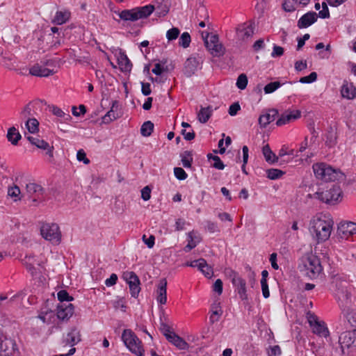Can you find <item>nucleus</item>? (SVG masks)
Here are the masks:
<instances>
[{
    "instance_id": "16",
    "label": "nucleus",
    "mask_w": 356,
    "mask_h": 356,
    "mask_svg": "<svg viewBox=\"0 0 356 356\" xmlns=\"http://www.w3.org/2000/svg\"><path fill=\"white\" fill-rule=\"evenodd\" d=\"M123 278L129 284L131 296L134 298L137 297L140 291L138 276L133 272H126L123 275Z\"/></svg>"
},
{
    "instance_id": "24",
    "label": "nucleus",
    "mask_w": 356,
    "mask_h": 356,
    "mask_svg": "<svg viewBox=\"0 0 356 356\" xmlns=\"http://www.w3.org/2000/svg\"><path fill=\"white\" fill-rule=\"evenodd\" d=\"M342 314L351 326H356V310L350 307L348 302L340 304Z\"/></svg>"
},
{
    "instance_id": "40",
    "label": "nucleus",
    "mask_w": 356,
    "mask_h": 356,
    "mask_svg": "<svg viewBox=\"0 0 356 356\" xmlns=\"http://www.w3.org/2000/svg\"><path fill=\"white\" fill-rule=\"evenodd\" d=\"M8 195L10 197L14 202H17L22 199V195L21 193L20 188L14 185L10 186L8 189Z\"/></svg>"
},
{
    "instance_id": "26",
    "label": "nucleus",
    "mask_w": 356,
    "mask_h": 356,
    "mask_svg": "<svg viewBox=\"0 0 356 356\" xmlns=\"http://www.w3.org/2000/svg\"><path fill=\"white\" fill-rule=\"evenodd\" d=\"M186 240L187 245L184 248V251L189 252L200 243L202 238L197 232L192 231L187 234Z\"/></svg>"
},
{
    "instance_id": "39",
    "label": "nucleus",
    "mask_w": 356,
    "mask_h": 356,
    "mask_svg": "<svg viewBox=\"0 0 356 356\" xmlns=\"http://www.w3.org/2000/svg\"><path fill=\"white\" fill-rule=\"evenodd\" d=\"M70 14L67 11H57L54 18V22L61 25L65 24L70 18Z\"/></svg>"
},
{
    "instance_id": "62",
    "label": "nucleus",
    "mask_w": 356,
    "mask_h": 356,
    "mask_svg": "<svg viewBox=\"0 0 356 356\" xmlns=\"http://www.w3.org/2000/svg\"><path fill=\"white\" fill-rule=\"evenodd\" d=\"M142 239L149 248H152L154 247L155 243V237L153 235H151L149 238H147L145 235H143Z\"/></svg>"
},
{
    "instance_id": "30",
    "label": "nucleus",
    "mask_w": 356,
    "mask_h": 356,
    "mask_svg": "<svg viewBox=\"0 0 356 356\" xmlns=\"http://www.w3.org/2000/svg\"><path fill=\"white\" fill-rule=\"evenodd\" d=\"M81 340V331L76 327H72L67 334L66 342L71 346H74Z\"/></svg>"
},
{
    "instance_id": "45",
    "label": "nucleus",
    "mask_w": 356,
    "mask_h": 356,
    "mask_svg": "<svg viewBox=\"0 0 356 356\" xmlns=\"http://www.w3.org/2000/svg\"><path fill=\"white\" fill-rule=\"evenodd\" d=\"M181 163L184 168H189L191 167L193 162V156L190 152L186 151L181 154Z\"/></svg>"
},
{
    "instance_id": "3",
    "label": "nucleus",
    "mask_w": 356,
    "mask_h": 356,
    "mask_svg": "<svg viewBox=\"0 0 356 356\" xmlns=\"http://www.w3.org/2000/svg\"><path fill=\"white\" fill-rule=\"evenodd\" d=\"M316 179L324 181H335L343 180L344 174L337 168L325 163H315L312 166Z\"/></svg>"
},
{
    "instance_id": "15",
    "label": "nucleus",
    "mask_w": 356,
    "mask_h": 356,
    "mask_svg": "<svg viewBox=\"0 0 356 356\" xmlns=\"http://www.w3.org/2000/svg\"><path fill=\"white\" fill-rule=\"evenodd\" d=\"M19 350L14 341L5 338L0 342V356H19Z\"/></svg>"
},
{
    "instance_id": "58",
    "label": "nucleus",
    "mask_w": 356,
    "mask_h": 356,
    "mask_svg": "<svg viewBox=\"0 0 356 356\" xmlns=\"http://www.w3.org/2000/svg\"><path fill=\"white\" fill-rule=\"evenodd\" d=\"M318 16L322 19H326L330 17V12L327 4L323 2L322 3V10L319 11Z\"/></svg>"
},
{
    "instance_id": "28",
    "label": "nucleus",
    "mask_w": 356,
    "mask_h": 356,
    "mask_svg": "<svg viewBox=\"0 0 356 356\" xmlns=\"http://www.w3.org/2000/svg\"><path fill=\"white\" fill-rule=\"evenodd\" d=\"M278 111L276 109H270L261 114L259 118V123L260 126L266 127L271 122L275 120Z\"/></svg>"
},
{
    "instance_id": "12",
    "label": "nucleus",
    "mask_w": 356,
    "mask_h": 356,
    "mask_svg": "<svg viewBox=\"0 0 356 356\" xmlns=\"http://www.w3.org/2000/svg\"><path fill=\"white\" fill-rule=\"evenodd\" d=\"M229 277L231 279L232 284L236 288L239 298L242 300H248V294L246 289V282L238 274L232 270H229L227 272Z\"/></svg>"
},
{
    "instance_id": "34",
    "label": "nucleus",
    "mask_w": 356,
    "mask_h": 356,
    "mask_svg": "<svg viewBox=\"0 0 356 356\" xmlns=\"http://www.w3.org/2000/svg\"><path fill=\"white\" fill-rule=\"evenodd\" d=\"M26 190L31 197L35 195L38 198H39L40 195H42L43 193V188L42 186L33 182L27 184L26 186Z\"/></svg>"
},
{
    "instance_id": "22",
    "label": "nucleus",
    "mask_w": 356,
    "mask_h": 356,
    "mask_svg": "<svg viewBox=\"0 0 356 356\" xmlns=\"http://www.w3.org/2000/svg\"><path fill=\"white\" fill-rule=\"evenodd\" d=\"M114 54L120 70L122 72L131 71L132 65L124 52L118 49L115 50Z\"/></svg>"
},
{
    "instance_id": "8",
    "label": "nucleus",
    "mask_w": 356,
    "mask_h": 356,
    "mask_svg": "<svg viewBox=\"0 0 356 356\" xmlns=\"http://www.w3.org/2000/svg\"><path fill=\"white\" fill-rule=\"evenodd\" d=\"M40 234L43 238L53 244L58 245L61 241V232L56 223H44L40 227Z\"/></svg>"
},
{
    "instance_id": "37",
    "label": "nucleus",
    "mask_w": 356,
    "mask_h": 356,
    "mask_svg": "<svg viewBox=\"0 0 356 356\" xmlns=\"http://www.w3.org/2000/svg\"><path fill=\"white\" fill-rule=\"evenodd\" d=\"M212 108L209 106L202 107L197 113V119L201 123L207 122L212 114Z\"/></svg>"
},
{
    "instance_id": "21",
    "label": "nucleus",
    "mask_w": 356,
    "mask_h": 356,
    "mask_svg": "<svg viewBox=\"0 0 356 356\" xmlns=\"http://www.w3.org/2000/svg\"><path fill=\"white\" fill-rule=\"evenodd\" d=\"M301 113L299 110H287L281 115L276 124L277 126L289 124L298 119Z\"/></svg>"
},
{
    "instance_id": "54",
    "label": "nucleus",
    "mask_w": 356,
    "mask_h": 356,
    "mask_svg": "<svg viewBox=\"0 0 356 356\" xmlns=\"http://www.w3.org/2000/svg\"><path fill=\"white\" fill-rule=\"evenodd\" d=\"M236 84L238 88L240 90H244L248 84V78L246 75L244 74L239 75Z\"/></svg>"
},
{
    "instance_id": "55",
    "label": "nucleus",
    "mask_w": 356,
    "mask_h": 356,
    "mask_svg": "<svg viewBox=\"0 0 356 356\" xmlns=\"http://www.w3.org/2000/svg\"><path fill=\"white\" fill-rule=\"evenodd\" d=\"M174 174L175 177L179 180H184L188 177L184 170L179 167L174 168Z\"/></svg>"
},
{
    "instance_id": "42",
    "label": "nucleus",
    "mask_w": 356,
    "mask_h": 356,
    "mask_svg": "<svg viewBox=\"0 0 356 356\" xmlns=\"http://www.w3.org/2000/svg\"><path fill=\"white\" fill-rule=\"evenodd\" d=\"M263 154L266 161L270 163H273L277 160L276 155L271 151L268 145L264 146L262 149Z\"/></svg>"
},
{
    "instance_id": "9",
    "label": "nucleus",
    "mask_w": 356,
    "mask_h": 356,
    "mask_svg": "<svg viewBox=\"0 0 356 356\" xmlns=\"http://www.w3.org/2000/svg\"><path fill=\"white\" fill-rule=\"evenodd\" d=\"M339 341L343 351L356 354V330L341 333Z\"/></svg>"
},
{
    "instance_id": "49",
    "label": "nucleus",
    "mask_w": 356,
    "mask_h": 356,
    "mask_svg": "<svg viewBox=\"0 0 356 356\" xmlns=\"http://www.w3.org/2000/svg\"><path fill=\"white\" fill-rule=\"evenodd\" d=\"M282 86L279 81H274L267 84L264 88L265 94H270L277 90Z\"/></svg>"
},
{
    "instance_id": "64",
    "label": "nucleus",
    "mask_w": 356,
    "mask_h": 356,
    "mask_svg": "<svg viewBox=\"0 0 356 356\" xmlns=\"http://www.w3.org/2000/svg\"><path fill=\"white\" fill-rule=\"evenodd\" d=\"M213 291L216 292L218 295L222 293V282L221 280L218 279L216 280L213 285Z\"/></svg>"
},
{
    "instance_id": "63",
    "label": "nucleus",
    "mask_w": 356,
    "mask_h": 356,
    "mask_svg": "<svg viewBox=\"0 0 356 356\" xmlns=\"http://www.w3.org/2000/svg\"><path fill=\"white\" fill-rule=\"evenodd\" d=\"M76 158L78 161H83L85 164L90 163V160L86 157V154L83 149H79L77 152Z\"/></svg>"
},
{
    "instance_id": "61",
    "label": "nucleus",
    "mask_w": 356,
    "mask_h": 356,
    "mask_svg": "<svg viewBox=\"0 0 356 356\" xmlns=\"http://www.w3.org/2000/svg\"><path fill=\"white\" fill-rule=\"evenodd\" d=\"M240 110V104L238 102H236L230 105L228 113L231 116H235Z\"/></svg>"
},
{
    "instance_id": "59",
    "label": "nucleus",
    "mask_w": 356,
    "mask_h": 356,
    "mask_svg": "<svg viewBox=\"0 0 356 356\" xmlns=\"http://www.w3.org/2000/svg\"><path fill=\"white\" fill-rule=\"evenodd\" d=\"M151 188L149 186H145L141 190V197L144 201H147L151 197Z\"/></svg>"
},
{
    "instance_id": "31",
    "label": "nucleus",
    "mask_w": 356,
    "mask_h": 356,
    "mask_svg": "<svg viewBox=\"0 0 356 356\" xmlns=\"http://www.w3.org/2000/svg\"><path fill=\"white\" fill-rule=\"evenodd\" d=\"M118 108V102L113 101L111 109L102 117V122L104 124H109L112 121L116 120L119 115L117 113Z\"/></svg>"
},
{
    "instance_id": "11",
    "label": "nucleus",
    "mask_w": 356,
    "mask_h": 356,
    "mask_svg": "<svg viewBox=\"0 0 356 356\" xmlns=\"http://www.w3.org/2000/svg\"><path fill=\"white\" fill-rule=\"evenodd\" d=\"M42 256L26 255L24 257V263L28 270L33 276L37 277L43 270L44 259Z\"/></svg>"
},
{
    "instance_id": "48",
    "label": "nucleus",
    "mask_w": 356,
    "mask_h": 356,
    "mask_svg": "<svg viewBox=\"0 0 356 356\" xmlns=\"http://www.w3.org/2000/svg\"><path fill=\"white\" fill-rule=\"evenodd\" d=\"M208 159H212L214 162L212 166L218 170H223L225 168V165L222 161L220 160V157L218 156H214L212 154H208Z\"/></svg>"
},
{
    "instance_id": "14",
    "label": "nucleus",
    "mask_w": 356,
    "mask_h": 356,
    "mask_svg": "<svg viewBox=\"0 0 356 356\" xmlns=\"http://www.w3.org/2000/svg\"><path fill=\"white\" fill-rule=\"evenodd\" d=\"M333 284L336 287V295L339 299V304H342L343 302L348 301L350 296L348 283L346 280L335 279Z\"/></svg>"
},
{
    "instance_id": "18",
    "label": "nucleus",
    "mask_w": 356,
    "mask_h": 356,
    "mask_svg": "<svg viewBox=\"0 0 356 356\" xmlns=\"http://www.w3.org/2000/svg\"><path fill=\"white\" fill-rule=\"evenodd\" d=\"M156 300L159 305H165L167 302V281L165 279L159 280L154 292Z\"/></svg>"
},
{
    "instance_id": "38",
    "label": "nucleus",
    "mask_w": 356,
    "mask_h": 356,
    "mask_svg": "<svg viewBox=\"0 0 356 356\" xmlns=\"http://www.w3.org/2000/svg\"><path fill=\"white\" fill-rule=\"evenodd\" d=\"M200 267L197 268L206 277L211 278L213 275V270L205 259L200 261Z\"/></svg>"
},
{
    "instance_id": "47",
    "label": "nucleus",
    "mask_w": 356,
    "mask_h": 356,
    "mask_svg": "<svg viewBox=\"0 0 356 356\" xmlns=\"http://www.w3.org/2000/svg\"><path fill=\"white\" fill-rule=\"evenodd\" d=\"M298 1L296 0H284L282 7L286 12H293L296 9Z\"/></svg>"
},
{
    "instance_id": "10",
    "label": "nucleus",
    "mask_w": 356,
    "mask_h": 356,
    "mask_svg": "<svg viewBox=\"0 0 356 356\" xmlns=\"http://www.w3.org/2000/svg\"><path fill=\"white\" fill-rule=\"evenodd\" d=\"M161 331L166 339L173 346L179 350H186L188 348V344L181 337L177 335L169 326L163 325Z\"/></svg>"
},
{
    "instance_id": "7",
    "label": "nucleus",
    "mask_w": 356,
    "mask_h": 356,
    "mask_svg": "<svg viewBox=\"0 0 356 356\" xmlns=\"http://www.w3.org/2000/svg\"><path fill=\"white\" fill-rule=\"evenodd\" d=\"M122 340L126 347L138 356L144 355V348L140 340L131 330H124L122 334Z\"/></svg>"
},
{
    "instance_id": "23",
    "label": "nucleus",
    "mask_w": 356,
    "mask_h": 356,
    "mask_svg": "<svg viewBox=\"0 0 356 356\" xmlns=\"http://www.w3.org/2000/svg\"><path fill=\"white\" fill-rule=\"evenodd\" d=\"M27 140L33 145L37 147L39 149L46 150V154L49 155V157H53V146H51L47 141L43 139L33 137V136H26Z\"/></svg>"
},
{
    "instance_id": "60",
    "label": "nucleus",
    "mask_w": 356,
    "mask_h": 356,
    "mask_svg": "<svg viewBox=\"0 0 356 356\" xmlns=\"http://www.w3.org/2000/svg\"><path fill=\"white\" fill-rule=\"evenodd\" d=\"M284 54V49L276 44H273V51L271 53V56L273 58L280 57L282 56Z\"/></svg>"
},
{
    "instance_id": "35",
    "label": "nucleus",
    "mask_w": 356,
    "mask_h": 356,
    "mask_svg": "<svg viewBox=\"0 0 356 356\" xmlns=\"http://www.w3.org/2000/svg\"><path fill=\"white\" fill-rule=\"evenodd\" d=\"M6 137L8 140L13 145H17L19 140L22 138L20 133L15 127L8 129Z\"/></svg>"
},
{
    "instance_id": "53",
    "label": "nucleus",
    "mask_w": 356,
    "mask_h": 356,
    "mask_svg": "<svg viewBox=\"0 0 356 356\" xmlns=\"http://www.w3.org/2000/svg\"><path fill=\"white\" fill-rule=\"evenodd\" d=\"M58 299L60 302H70L73 300L65 290H61L57 293Z\"/></svg>"
},
{
    "instance_id": "1",
    "label": "nucleus",
    "mask_w": 356,
    "mask_h": 356,
    "mask_svg": "<svg viewBox=\"0 0 356 356\" xmlns=\"http://www.w3.org/2000/svg\"><path fill=\"white\" fill-rule=\"evenodd\" d=\"M334 220L331 216L326 213L319 212L311 217L307 229L312 239L321 243L327 241L332 234Z\"/></svg>"
},
{
    "instance_id": "27",
    "label": "nucleus",
    "mask_w": 356,
    "mask_h": 356,
    "mask_svg": "<svg viewBox=\"0 0 356 356\" xmlns=\"http://www.w3.org/2000/svg\"><path fill=\"white\" fill-rule=\"evenodd\" d=\"M341 95L346 99H353L356 97V88L353 83L344 81L341 88Z\"/></svg>"
},
{
    "instance_id": "50",
    "label": "nucleus",
    "mask_w": 356,
    "mask_h": 356,
    "mask_svg": "<svg viewBox=\"0 0 356 356\" xmlns=\"http://www.w3.org/2000/svg\"><path fill=\"white\" fill-rule=\"evenodd\" d=\"M180 33V31L178 28L173 27L166 32V38L168 42L176 40L179 35Z\"/></svg>"
},
{
    "instance_id": "44",
    "label": "nucleus",
    "mask_w": 356,
    "mask_h": 356,
    "mask_svg": "<svg viewBox=\"0 0 356 356\" xmlns=\"http://www.w3.org/2000/svg\"><path fill=\"white\" fill-rule=\"evenodd\" d=\"M154 124L150 121H147L143 124L140 128V133L145 137L149 136L153 131Z\"/></svg>"
},
{
    "instance_id": "51",
    "label": "nucleus",
    "mask_w": 356,
    "mask_h": 356,
    "mask_svg": "<svg viewBox=\"0 0 356 356\" xmlns=\"http://www.w3.org/2000/svg\"><path fill=\"white\" fill-rule=\"evenodd\" d=\"M266 173L268 178H269L270 179H279L284 175V172L281 170L274 168L268 170L266 171Z\"/></svg>"
},
{
    "instance_id": "25",
    "label": "nucleus",
    "mask_w": 356,
    "mask_h": 356,
    "mask_svg": "<svg viewBox=\"0 0 356 356\" xmlns=\"http://www.w3.org/2000/svg\"><path fill=\"white\" fill-rule=\"evenodd\" d=\"M317 20V15L314 12H308L303 15L298 22L299 29L307 28Z\"/></svg>"
},
{
    "instance_id": "29",
    "label": "nucleus",
    "mask_w": 356,
    "mask_h": 356,
    "mask_svg": "<svg viewBox=\"0 0 356 356\" xmlns=\"http://www.w3.org/2000/svg\"><path fill=\"white\" fill-rule=\"evenodd\" d=\"M200 68L199 60L195 57H191L186 60L184 65L185 74L191 76Z\"/></svg>"
},
{
    "instance_id": "43",
    "label": "nucleus",
    "mask_w": 356,
    "mask_h": 356,
    "mask_svg": "<svg viewBox=\"0 0 356 356\" xmlns=\"http://www.w3.org/2000/svg\"><path fill=\"white\" fill-rule=\"evenodd\" d=\"M51 111L54 115L60 118L63 121H68L71 119V116L70 115V114L65 113L63 111H62L60 108L57 106H52L51 108Z\"/></svg>"
},
{
    "instance_id": "4",
    "label": "nucleus",
    "mask_w": 356,
    "mask_h": 356,
    "mask_svg": "<svg viewBox=\"0 0 356 356\" xmlns=\"http://www.w3.org/2000/svg\"><path fill=\"white\" fill-rule=\"evenodd\" d=\"M316 199L329 204H336L343 199V193L337 185H332L326 188H320L313 195Z\"/></svg>"
},
{
    "instance_id": "2",
    "label": "nucleus",
    "mask_w": 356,
    "mask_h": 356,
    "mask_svg": "<svg viewBox=\"0 0 356 356\" xmlns=\"http://www.w3.org/2000/svg\"><path fill=\"white\" fill-rule=\"evenodd\" d=\"M298 268L309 279L317 278L323 272L320 259L312 253L307 254L301 258Z\"/></svg>"
},
{
    "instance_id": "17",
    "label": "nucleus",
    "mask_w": 356,
    "mask_h": 356,
    "mask_svg": "<svg viewBox=\"0 0 356 356\" xmlns=\"http://www.w3.org/2000/svg\"><path fill=\"white\" fill-rule=\"evenodd\" d=\"M74 306L70 302H60L57 306L56 316L59 320L67 321L74 314Z\"/></svg>"
},
{
    "instance_id": "36",
    "label": "nucleus",
    "mask_w": 356,
    "mask_h": 356,
    "mask_svg": "<svg viewBox=\"0 0 356 356\" xmlns=\"http://www.w3.org/2000/svg\"><path fill=\"white\" fill-rule=\"evenodd\" d=\"M38 319H40L43 323L51 324L53 323L55 321V315L53 311L47 310L42 311L38 316Z\"/></svg>"
},
{
    "instance_id": "46",
    "label": "nucleus",
    "mask_w": 356,
    "mask_h": 356,
    "mask_svg": "<svg viewBox=\"0 0 356 356\" xmlns=\"http://www.w3.org/2000/svg\"><path fill=\"white\" fill-rule=\"evenodd\" d=\"M191 42V35L187 32H184L179 40V44L183 48H187L189 47Z\"/></svg>"
},
{
    "instance_id": "52",
    "label": "nucleus",
    "mask_w": 356,
    "mask_h": 356,
    "mask_svg": "<svg viewBox=\"0 0 356 356\" xmlns=\"http://www.w3.org/2000/svg\"><path fill=\"white\" fill-rule=\"evenodd\" d=\"M166 62H160L154 65V67L152 69V72L156 75H161L163 72L167 70L165 65Z\"/></svg>"
},
{
    "instance_id": "20",
    "label": "nucleus",
    "mask_w": 356,
    "mask_h": 356,
    "mask_svg": "<svg viewBox=\"0 0 356 356\" xmlns=\"http://www.w3.org/2000/svg\"><path fill=\"white\" fill-rule=\"evenodd\" d=\"M254 34V26L251 23H245L238 25L236 28V38L244 41L251 38Z\"/></svg>"
},
{
    "instance_id": "41",
    "label": "nucleus",
    "mask_w": 356,
    "mask_h": 356,
    "mask_svg": "<svg viewBox=\"0 0 356 356\" xmlns=\"http://www.w3.org/2000/svg\"><path fill=\"white\" fill-rule=\"evenodd\" d=\"M25 127L30 134H36L39 131V122L35 118H29L26 120Z\"/></svg>"
},
{
    "instance_id": "57",
    "label": "nucleus",
    "mask_w": 356,
    "mask_h": 356,
    "mask_svg": "<svg viewBox=\"0 0 356 356\" xmlns=\"http://www.w3.org/2000/svg\"><path fill=\"white\" fill-rule=\"evenodd\" d=\"M113 305L115 309H120L123 312L125 311L124 302L122 298H117L113 300Z\"/></svg>"
},
{
    "instance_id": "6",
    "label": "nucleus",
    "mask_w": 356,
    "mask_h": 356,
    "mask_svg": "<svg viewBox=\"0 0 356 356\" xmlns=\"http://www.w3.org/2000/svg\"><path fill=\"white\" fill-rule=\"evenodd\" d=\"M154 11V6L151 5L137 7L130 10H124L118 13L119 17L123 21L135 22L146 18Z\"/></svg>"
},
{
    "instance_id": "33",
    "label": "nucleus",
    "mask_w": 356,
    "mask_h": 356,
    "mask_svg": "<svg viewBox=\"0 0 356 356\" xmlns=\"http://www.w3.org/2000/svg\"><path fill=\"white\" fill-rule=\"evenodd\" d=\"M222 314V309L221 307L220 302L218 300H215L211 305L210 309V321L213 323L219 321L220 316Z\"/></svg>"
},
{
    "instance_id": "56",
    "label": "nucleus",
    "mask_w": 356,
    "mask_h": 356,
    "mask_svg": "<svg viewBox=\"0 0 356 356\" xmlns=\"http://www.w3.org/2000/svg\"><path fill=\"white\" fill-rule=\"evenodd\" d=\"M317 74L312 72L309 75L301 77L300 82L302 83H311L316 81Z\"/></svg>"
},
{
    "instance_id": "13",
    "label": "nucleus",
    "mask_w": 356,
    "mask_h": 356,
    "mask_svg": "<svg viewBox=\"0 0 356 356\" xmlns=\"http://www.w3.org/2000/svg\"><path fill=\"white\" fill-rule=\"evenodd\" d=\"M307 319L314 334L322 337L329 336V330L323 321H319L315 315L312 314H308Z\"/></svg>"
},
{
    "instance_id": "5",
    "label": "nucleus",
    "mask_w": 356,
    "mask_h": 356,
    "mask_svg": "<svg viewBox=\"0 0 356 356\" xmlns=\"http://www.w3.org/2000/svg\"><path fill=\"white\" fill-rule=\"evenodd\" d=\"M201 36L204 42L206 48L213 56L220 57L225 54V48L220 42L217 35L202 31Z\"/></svg>"
},
{
    "instance_id": "32",
    "label": "nucleus",
    "mask_w": 356,
    "mask_h": 356,
    "mask_svg": "<svg viewBox=\"0 0 356 356\" xmlns=\"http://www.w3.org/2000/svg\"><path fill=\"white\" fill-rule=\"evenodd\" d=\"M29 72L31 75L37 76H48L54 73L53 70H50L39 64H35L32 66L29 70Z\"/></svg>"
},
{
    "instance_id": "19",
    "label": "nucleus",
    "mask_w": 356,
    "mask_h": 356,
    "mask_svg": "<svg viewBox=\"0 0 356 356\" xmlns=\"http://www.w3.org/2000/svg\"><path fill=\"white\" fill-rule=\"evenodd\" d=\"M338 234L342 238L356 234V223L353 222H341L338 226Z\"/></svg>"
}]
</instances>
